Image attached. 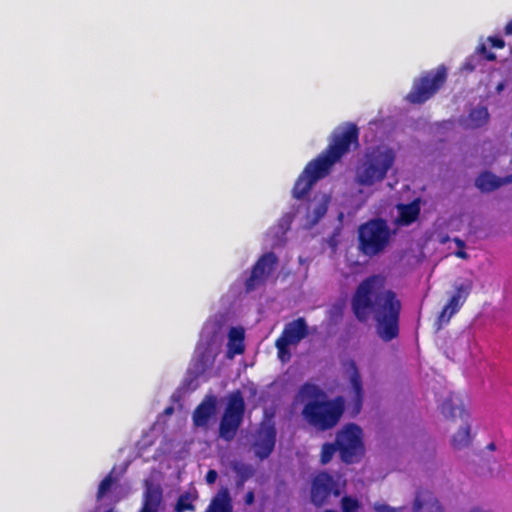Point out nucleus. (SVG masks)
<instances>
[{
    "mask_svg": "<svg viewBox=\"0 0 512 512\" xmlns=\"http://www.w3.org/2000/svg\"><path fill=\"white\" fill-rule=\"evenodd\" d=\"M455 243H456V244H457V246H458V247H460V248H464V246H465L464 241H462V240H461V239H459V238H456V239H455Z\"/></svg>",
    "mask_w": 512,
    "mask_h": 512,
    "instance_id": "nucleus-41",
    "label": "nucleus"
},
{
    "mask_svg": "<svg viewBox=\"0 0 512 512\" xmlns=\"http://www.w3.org/2000/svg\"><path fill=\"white\" fill-rule=\"evenodd\" d=\"M339 452L341 460L346 464L358 462L364 454L362 429L354 424H347L336 435L334 443H324L321 449L322 464L329 463L334 454Z\"/></svg>",
    "mask_w": 512,
    "mask_h": 512,
    "instance_id": "nucleus-4",
    "label": "nucleus"
},
{
    "mask_svg": "<svg viewBox=\"0 0 512 512\" xmlns=\"http://www.w3.org/2000/svg\"><path fill=\"white\" fill-rule=\"evenodd\" d=\"M447 80V69L444 65L426 71L413 82L406 100L411 104H423L433 97Z\"/></svg>",
    "mask_w": 512,
    "mask_h": 512,
    "instance_id": "nucleus-7",
    "label": "nucleus"
},
{
    "mask_svg": "<svg viewBox=\"0 0 512 512\" xmlns=\"http://www.w3.org/2000/svg\"><path fill=\"white\" fill-rule=\"evenodd\" d=\"M206 512H233L230 493L227 488H222L213 498Z\"/></svg>",
    "mask_w": 512,
    "mask_h": 512,
    "instance_id": "nucleus-20",
    "label": "nucleus"
},
{
    "mask_svg": "<svg viewBox=\"0 0 512 512\" xmlns=\"http://www.w3.org/2000/svg\"><path fill=\"white\" fill-rule=\"evenodd\" d=\"M496 58H497V57H496V54H495V53H493V52H491V51H489V53H487V54H486V56L484 57V59H485V60H487V61H491V62H492V61H495V60H496Z\"/></svg>",
    "mask_w": 512,
    "mask_h": 512,
    "instance_id": "nucleus-38",
    "label": "nucleus"
},
{
    "mask_svg": "<svg viewBox=\"0 0 512 512\" xmlns=\"http://www.w3.org/2000/svg\"><path fill=\"white\" fill-rule=\"evenodd\" d=\"M455 255L461 259H467L468 258V254L464 251V250H458L455 252Z\"/></svg>",
    "mask_w": 512,
    "mask_h": 512,
    "instance_id": "nucleus-39",
    "label": "nucleus"
},
{
    "mask_svg": "<svg viewBox=\"0 0 512 512\" xmlns=\"http://www.w3.org/2000/svg\"><path fill=\"white\" fill-rule=\"evenodd\" d=\"M479 64V57L477 55L469 56L463 63V70L473 72Z\"/></svg>",
    "mask_w": 512,
    "mask_h": 512,
    "instance_id": "nucleus-31",
    "label": "nucleus"
},
{
    "mask_svg": "<svg viewBox=\"0 0 512 512\" xmlns=\"http://www.w3.org/2000/svg\"><path fill=\"white\" fill-rule=\"evenodd\" d=\"M359 145V129L354 123H346L333 131L327 148L315 159L309 161L292 189L295 199H303L313 185L330 174L333 166Z\"/></svg>",
    "mask_w": 512,
    "mask_h": 512,
    "instance_id": "nucleus-2",
    "label": "nucleus"
},
{
    "mask_svg": "<svg viewBox=\"0 0 512 512\" xmlns=\"http://www.w3.org/2000/svg\"><path fill=\"white\" fill-rule=\"evenodd\" d=\"M463 342L467 343L468 342V338L464 339V336L461 335L459 336L456 340H455V344H462Z\"/></svg>",
    "mask_w": 512,
    "mask_h": 512,
    "instance_id": "nucleus-40",
    "label": "nucleus"
},
{
    "mask_svg": "<svg viewBox=\"0 0 512 512\" xmlns=\"http://www.w3.org/2000/svg\"><path fill=\"white\" fill-rule=\"evenodd\" d=\"M328 203H329V197L324 196V199L322 202H320L314 209V222H318L324 215L327 213L328 210Z\"/></svg>",
    "mask_w": 512,
    "mask_h": 512,
    "instance_id": "nucleus-30",
    "label": "nucleus"
},
{
    "mask_svg": "<svg viewBox=\"0 0 512 512\" xmlns=\"http://www.w3.org/2000/svg\"><path fill=\"white\" fill-rule=\"evenodd\" d=\"M216 410V399L214 396L206 397L193 412V423L197 427H204L208 424L211 416Z\"/></svg>",
    "mask_w": 512,
    "mask_h": 512,
    "instance_id": "nucleus-16",
    "label": "nucleus"
},
{
    "mask_svg": "<svg viewBox=\"0 0 512 512\" xmlns=\"http://www.w3.org/2000/svg\"><path fill=\"white\" fill-rule=\"evenodd\" d=\"M486 448L490 451H494L496 449V445L494 442L489 443Z\"/></svg>",
    "mask_w": 512,
    "mask_h": 512,
    "instance_id": "nucleus-42",
    "label": "nucleus"
},
{
    "mask_svg": "<svg viewBox=\"0 0 512 512\" xmlns=\"http://www.w3.org/2000/svg\"><path fill=\"white\" fill-rule=\"evenodd\" d=\"M217 477H218L217 471L214 469H210L206 473L205 480L208 484H214L215 481L217 480Z\"/></svg>",
    "mask_w": 512,
    "mask_h": 512,
    "instance_id": "nucleus-34",
    "label": "nucleus"
},
{
    "mask_svg": "<svg viewBox=\"0 0 512 512\" xmlns=\"http://www.w3.org/2000/svg\"><path fill=\"white\" fill-rule=\"evenodd\" d=\"M234 470L239 476V479L237 481L238 486H242L244 482L253 475V469L249 465H237L234 467Z\"/></svg>",
    "mask_w": 512,
    "mask_h": 512,
    "instance_id": "nucleus-29",
    "label": "nucleus"
},
{
    "mask_svg": "<svg viewBox=\"0 0 512 512\" xmlns=\"http://www.w3.org/2000/svg\"><path fill=\"white\" fill-rule=\"evenodd\" d=\"M104 512H114V510L113 509H108V510H106Z\"/></svg>",
    "mask_w": 512,
    "mask_h": 512,
    "instance_id": "nucleus-44",
    "label": "nucleus"
},
{
    "mask_svg": "<svg viewBox=\"0 0 512 512\" xmlns=\"http://www.w3.org/2000/svg\"><path fill=\"white\" fill-rule=\"evenodd\" d=\"M505 35H512V19L504 27Z\"/></svg>",
    "mask_w": 512,
    "mask_h": 512,
    "instance_id": "nucleus-37",
    "label": "nucleus"
},
{
    "mask_svg": "<svg viewBox=\"0 0 512 512\" xmlns=\"http://www.w3.org/2000/svg\"><path fill=\"white\" fill-rule=\"evenodd\" d=\"M113 471H111L99 484L97 491V498H103L111 489L112 485L115 482V479L112 476Z\"/></svg>",
    "mask_w": 512,
    "mask_h": 512,
    "instance_id": "nucleus-28",
    "label": "nucleus"
},
{
    "mask_svg": "<svg viewBox=\"0 0 512 512\" xmlns=\"http://www.w3.org/2000/svg\"><path fill=\"white\" fill-rule=\"evenodd\" d=\"M291 344L280 339L279 337L275 341V347L277 349V357L283 363L288 362L291 359V352L289 347Z\"/></svg>",
    "mask_w": 512,
    "mask_h": 512,
    "instance_id": "nucleus-25",
    "label": "nucleus"
},
{
    "mask_svg": "<svg viewBox=\"0 0 512 512\" xmlns=\"http://www.w3.org/2000/svg\"><path fill=\"white\" fill-rule=\"evenodd\" d=\"M246 505H252L255 501V495L253 491H248L244 498Z\"/></svg>",
    "mask_w": 512,
    "mask_h": 512,
    "instance_id": "nucleus-35",
    "label": "nucleus"
},
{
    "mask_svg": "<svg viewBox=\"0 0 512 512\" xmlns=\"http://www.w3.org/2000/svg\"><path fill=\"white\" fill-rule=\"evenodd\" d=\"M413 512H445V510L431 491L420 489L413 502Z\"/></svg>",
    "mask_w": 512,
    "mask_h": 512,
    "instance_id": "nucleus-15",
    "label": "nucleus"
},
{
    "mask_svg": "<svg viewBox=\"0 0 512 512\" xmlns=\"http://www.w3.org/2000/svg\"><path fill=\"white\" fill-rule=\"evenodd\" d=\"M505 182H512V174L502 180L490 172H483L477 177L475 185L482 192H491L499 188Z\"/></svg>",
    "mask_w": 512,
    "mask_h": 512,
    "instance_id": "nucleus-19",
    "label": "nucleus"
},
{
    "mask_svg": "<svg viewBox=\"0 0 512 512\" xmlns=\"http://www.w3.org/2000/svg\"><path fill=\"white\" fill-rule=\"evenodd\" d=\"M245 408V401L239 390L229 394L219 424V436L223 440L229 442L234 439L243 422Z\"/></svg>",
    "mask_w": 512,
    "mask_h": 512,
    "instance_id": "nucleus-8",
    "label": "nucleus"
},
{
    "mask_svg": "<svg viewBox=\"0 0 512 512\" xmlns=\"http://www.w3.org/2000/svg\"><path fill=\"white\" fill-rule=\"evenodd\" d=\"M161 500L162 493L159 489H148L140 512H157Z\"/></svg>",
    "mask_w": 512,
    "mask_h": 512,
    "instance_id": "nucleus-21",
    "label": "nucleus"
},
{
    "mask_svg": "<svg viewBox=\"0 0 512 512\" xmlns=\"http://www.w3.org/2000/svg\"><path fill=\"white\" fill-rule=\"evenodd\" d=\"M276 428L272 424L262 427L253 443L254 454L259 460L267 459L274 451L276 444Z\"/></svg>",
    "mask_w": 512,
    "mask_h": 512,
    "instance_id": "nucleus-12",
    "label": "nucleus"
},
{
    "mask_svg": "<svg viewBox=\"0 0 512 512\" xmlns=\"http://www.w3.org/2000/svg\"><path fill=\"white\" fill-rule=\"evenodd\" d=\"M471 429L468 424L461 427L452 437L451 444L454 449H463L471 443Z\"/></svg>",
    "mask_w": 512,
    "mask_h": 512,
    "instance_id": "nucleus-22",
    "label": "nucleus"
},
{
    "mask_svg": "<svg viewBox=\"0 0 512 512\" xmlns=\"http://www.w3.org/2000/svg\"><path fill=\"white\" fill-rule=\"evenodd\" d=\"M173 412V408L172 407H168L166 410H165V413L167 414H170Z\"/></svg>",
    "mask_w": 512,
    "mask_h": 512,
    "instance_id": "nucleus-43",
    "label": "nucleus"
},
{
    "mask_svg": "<svg viewBox=\"0 0 512 512\" xmlns=\"http://www.w3.org/2000/svg\"><path fill=\"white\" fill-rule=\"evenodd\" d=\"M308 335V324L305 318L299 317L285 324L279 338L288 342L291 345H297Z\"/></svg>",
    "mask_w": 512,
    "mask_h": 512,
    "instance_id": "nucleus-14",
    "label": "nucleus"
},
{
    "mask_svg": "<svg viewBox=\"0 0 512 512\" xmlns=\"http://www.w3.org/2000/svg\"><path fill=\"white\" fill-rule=\"evenodd\" d=\"M278 265V257L274 252L261 255L251 268L249 277L244 282L246 293H250L265 285Z\"/></svg>",
    "mask_w": 512,
    "mask_h": 512,
    "instance_id": "nucleus-10",
    "label": "nucleus"
},
{
    "mask_svg": "<svg viewBox=\"0 0 512 512\" xmlns=\"http://www.w3.org/2000/svg\"><path fill=\"white\" fill-rule=\"evenodd\" d=\"M488 41L493 48L502 49L505 47V42L500 37L490 36V37H488Z\"/></svg>",
    "mask_w": 512,
    "mask_h": 512,
    "instance_id": "nucleus-32",
    "label": "nucleus"
},
{
    "mask_svg": "<svg viewBox=\"0 0 512 512\" xmlns=\"http://www.w3.org/2000/svg\"><path fill=\"white\" fill-rule=\"evenodd\" d=\"M347 366L350 370L349 382L353 393L350 401L351 413L352 415H357L360 413L362 409L364 399L362 378L357 367V364L354 360H349L347 362Z\"/></svg>",
    "mask_w": 512,
    "mask_h": 512,
    "instance_id": "nucleus-13",
    "label": "nucleus"
},
{
    "mask_svg": "<svg viewBox=\"0 0 512 512\" xmlns=\"http://www.w3.org/2000/svg\"><path fill=\"white\" fill-rule=\"evenodd\" d=\"M395 162V153L390 148L375 147L368 151L357 169L356 182L362 186H372L385 179Z\"/></svg>",
    "mask_w": 512,
    "mask_h": 512,
    "instance_id": "nucleus-5",
    "label": "nucleus"
},
{
    "mask_svg": "<svg viewBox=\"0 0 512 512\" xmlns=\"http://www.w3.org/2000/svg\"><path fill=\"white\" fill-rule=\"evenodd\" d=\"M374 510L376 512H397L396 508H393L386 503H375Z\"/></svg>",
    "mask_w": 512,
    "mask_h": 512,
    "instance_id": "nucleus-33",
    "label": "nucleus"
},
{
    "mask_svg": "<svg viewBox=\"0 0 512 512\" xmlns=\"http://www.w3.org/2000/svg\"><path fill=\"white\" fill-rule=\"evenodd\" d=\"M469 117L475 127H480L488 121V118H489L488 110L486 107H480L477 109H473L470 112Z\"/></svg>",
    "mask_w": 512,
    "mask_h": 512,
    "instance_id": "nucleus-24",
    "label": "nucleus"
},
{
    "mask_svg": "<svg viewBox=\"0 0 512 512\" xmlns=\"http://www.w3.org/2000/svg\"><path fill=\"white\" fill-rule=\"evenodd\" d=\"M341 509L342 512H359L361 503L357 498L345 495L341 499Z\"/></svg>",
    "mask_w": 512,
    "mask_h": 512,
    "instance_id": "nucleus-27",
    "label": "nucleus"
},
{
    "mask_svg": "<svg viewBox=\"0 0 512 512\" xmlns=\"http://www.w3.org/2000/svg\"><path fill=\"white\" fill-rule=\"evenodd\" d=\"M441 411L443 415L446 417H450L452 419H455L456 417H467L468 413L465 411V409L462 406H455L453 404V401L451 398L446 399L443 401L441 405Z\"/></svg>",
    "mask_w": 512,
    "mask_h": 512,
    "instance_id": "nucleus-23",
    "label": "nucleus"
},
{
    "mask_svg": "<svg viewBox=\"0 0 512 512\" xmlns=\"http://www.w3.org/2000/svg\"><path fill=\"white\" fill-rule=\"evenodd\" d=\"M476 52L484 58L486 54L489 53V50L486 45L482 43L477 47Z\"/></svg>",
    "mask_w": 512,
    "mask_h": 512,
    "instance_id": "nucleus-36",
    "label": "nucleus"
},
{
    "mask_svg": "<svg viewBox=\"0 0 512 512\" xmlns=\"http://www.w3.org/2000/svg\"><path fill=\"white\" fill-rule=\"evenodd\" d=\"M399 215L396 218V224L399 226H408L415 222L420 215V202L413 200L408 204H399L397 206Z\"/></svg>",
    "mask_w": 512,
    "mask_h": 512,
    "instance_id": "nucleus-17",
    "label": "nucleus"
},
{
    "mask_svg": "<svg viewBox=\"0 0 512 512\" xmlns=\"http://www.w3.org/2000/svg\"><path fill=\"white\" fill-rule=\"evenodd\" d=\"M298 398L305 402L302 410L303 418L320 431H327L335 427L345 410L344 397L337 396L332 400H327L325 392L318 385L310 382H306L300 387Z\"/></svg>",
    "mask_w": 512,
    "mask_h": 512,
    "instance_id": "nucleus-3",
    "label": "nucleus"
},
{
    "mask_svg": "<svg viewBox=\"0 0 512 512\" xmlns=\"http://www.w3.org/2000/svg\"><path fill=\"white\" fill-rule=\"evenodd\" d=\"M341 490L334 477L326 471L317 473L311 481L310 500L316 507L327 505L331 496L338 497Z\"/></svg>",
    "mask_w": 512,
    "mask_h": 512,
    "instance_id": "nucleus-9",
    "label": "nucleus"
},
{
    "mask_svg": "<svg viewBox=\"0 0 512 512\" xmlns=\"http://www.w3.org/2000/svg\"><path fill=\"white\" fill-rule=\"evenodd\" d=\"M245 331L242 327H231L228 332V355L230 358L240 355L245 350Z\"/></svg>",
    "mask_w": 512,
    "mask_h": 512,
    "instance_id": "nucleus-18",
    "label": "nucleus"
},
{
    "mask_svg": "<svg viewBox=\"0 0 512 512\" xmlns=\"http://www.w3.org/2000/svg\"><path fill=\"white\" fill-rule=\"evenodd\" d=\"M473 290V281L466 279L454 286V291L440 312L437 322L439 326L449 323L450 319L463 307Z\"/></svg>",
    "mask_w": 512,
    "mask_h": 512,
    "instance_id": "nucleus-11",
    "label": "nucleus"
},
{
    "mask_svg": "<svg viewBox=\"0 0 512 512\" xmlns=\"http://www.w3.org/2000/svg\"><path fill=\"white\" fill-rule=\"evenodd\" d=\"M381 275H371L363 279L351 298V310L362 323L373 315L378 336L389 342L399 336L402 303L397 294L384 288Z\"/></svg>",
    "mask_w": 512,
    "mask_h": 512,
    "instance_id": "nucleus-1",
    "label": "nucleus"
},
{
    "mask_svg": "<svg viewBox=\"0 0 512 512\" xmlns=\"http://www.w3.org/2000/svg\"><path fill=\"white\" fill-rule=\"evenodd\" d=\"M391 230L383 218H373L358 228V249L368 257L382 253L389 245Z\"/></svg>",
    "mask_w": 512,
    "mask_h": 512,
    "instance_id": "nucleus-6",
    "label": "nucleus"
},
{
    "mask_svg": "<svg viewBox=\"0 0 512 512\" xmlns=\"http://www.w3.org/2000/svg\"><path fill=\"white\" fill-rule=\"evenodd\" d=\"M195 506L191 501V496L188 492H185L179 496L177 499L174 511L175 512H185V511H194Z\"/></svg>",
    "mask_w": 512,
    "mask_h": 512,
    "instance_id": "nucleus-26",
    "label": "nucleus"
}]
</instances>
